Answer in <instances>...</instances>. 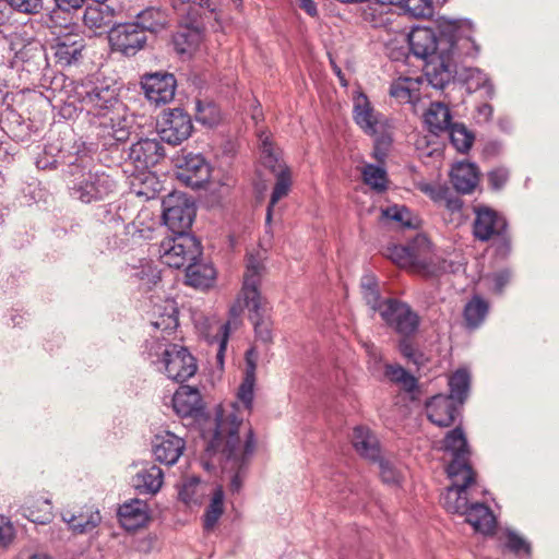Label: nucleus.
<instances>
[{
    "mask_svg": "<svg viewBox=\"0 0 559 559\" xmlns=\"http://www.w3.org/2000/svg\"><path fill=\"white\" fill-rule=\"evenodd\" d=\"M237 405L233 404V409L224 414H216V426L213 438L206 447L207 452H216L222 448L226 456L224 471L234 472L230 479V490L238 492L242 486V479L255 448L253 431L250 429L245 445L240 447L239 427L242 417L237 414Z\"/></svg>",
    "mask_w": 559,
    "mask_h": 559,
    "instance_id": "1",
    "label": "nucleus"
},
{
    "mask_svg": "<svg viewBox=\"0 0 559 559\" xmlns=\"http://www.w3.org/2000/svg\"><path fill=\"white\" fill-rule=\"evenodd\" d=\"M474 24L472 21L457 20L451 24L450 33L437 35L432 28L416 27L408 35V45L412 53L420 59L428 60L444 51L459 49L460 44L468 46L463 52L476 55L478 47L473 39Z\"/></svg>",
    "mask_w": 559,
    "mask_h": 559,
    "instance_id": "2",
    "label": "nucleus"
},
{
    "mask_svg": "<svg viewBox=\"0 0 559 559\" xmlns=\"http://www.w3.org/2000/svg\"><path fill=\"white\" fill-rule=\"evenodd\" d=\"M263 265L253 257H250L238 302L249 310V319L254 326L255 336L263 343L272 341L271 321L266 314V302L261 296L260 284Z\"/></svg>",
    "mask_w": 559,
    "mask_h": 559,
    "instance_id": "3",
    "label": "nucleus"
},
{
    "mask_svg": "<svg viewBox=\"0 0 559 559\" xmlns=\"http://www.w3.org/2000/svg\"><path fill=\"white\" fill-rule=\"evenodd\" d=\"M133 118L128 114L124 105H118L114 110L99 118L88 120V128L99 144L106 150H111L129 140Z\"/></svg>",
    "mask_w": 559,
    "mask_h": 559,
    "instance_id": "4",
    "label": "nucleus"
},
{
    "mask_svg": "<svg viewBox=\"0 0 559 559\" xmlns=\"http://www.w3.org/2000/svg\"><path fill=\"white\" fill-rule=\"evenodd\" d=\"M156 314L158 316L152 321V326L160 331L162 335H152L151 338L145 342L144 353L150 361L162 371L163 362L173 352V346L175 345L169 343L164 334L169 335L178 328V310L174 301H167L163 309L158 307L157 310L154 311V316Z\"/></svg>",
    "mask_w": 559,
    "mask_h": 559,
    "instance_id": "5",
    "label": "nucleus"
},
{
    "mask_svg": "<svg viewBox=\"0 0 559 559\" xmlns=\"http://www.w3.org/2000/svg\"><path fill=\"white\" fill-rule=\"evenodd\" d=\"M69 194L82 203L104 200L116 192V179L105 171H83V174L67 180Z\"/></svg>",
    "mask_w": 559,
    "mask_h": 559,
    "instance_id": "6",
    "label": "nucleus"
},
{
    "mask_svg": "<svg viewBox=\"0 0 559 559\" xmlns=\"http://www.w3.org/2000/svg\"><path fill=\"white\" fill-rule=\"evenodd\" d=\"M385 257L402 267H411L424 276H439L444 273L454 272V264L447 260L431 257L424 259L420 252L413 245H391L384 252Z\"/></svg>",
    "mask_w": 559,
    "mask_h": 559,
    "instance_id": "7",
    "label": "nucleus"
},
{
    "mask_svg": "<svg viewBox=\"0 0 559 559\" xmlns=\"http://www.w3.org/2000/svg\"><path fill=\"white\" fill-rule=\"evenodd\" d=\"M73 103L80 104L81 111H85L87 121L99 118L118 105H123L118 97L117 90L109 85H94L81 83L73 88Z\"/></svg>",
    "mask_w": 559,
    "mask_h": 559,
    "instance_id": "8",
    "label": "nucleus"
},
{
    "mask_svg": "<svg viewBox=\"0 0 559 559\" xmlns=\"http://www.w3.org/2000/svg\"><path fill=\"white\" fill-rule=\"evenodd\" d=\"M158 254L164 264L180 269L202 258V247L191 234L173 235L160 242Z\"/></svg>",
    "mask_w": 559,
    "mask_h": 559,
    "instance_id": "9",
    "label": "nucleus"
},
{
    "mask_svg": "<svg viewBox=\"0 0 559 559\" xmlns=\"http://www.w3.org/2000/svg\"><path fill=\"white\" fill-rule=\"evenodd\" d=\"M163 219L173 235L190 234L195 217L194 204L181 192H171L163 199Z\"/></svg>",
    "mask_w": 559,
    "mask_h": 559,
    "instance_id": "10",
    "label": "nucleus"
},
{
    "mask_svg": "<svg viewBox=\"0 0 559 559\" xmlns=\"http://www.w3.org/2000/svg\"><path fill=\"white\" fill-rule=\"evenodd\" d=\"M467 47L464 44H460L459 49L444 51V53L428 59L424 66V75L429 85L436 90H443L451 82L454 83L455 75L457 74L454 59L468 56L463 52Z\"/></svg>",
    "mask_w": 559,
    "mask_h": 559,
    "instance_id": "11",
    "label": "nucleus"
},
{
    "mask_svg": "<svg viewBox=\"0 0 559 559\" xmlns=\"http://www.w3.org/2000/svg\"><path fill=\"white\" fill-rule=\"evenodd\" d=\"M379 314L390 328L406 337L416 333L420 322L409 305L394 298L384 299Z\"/></svg>",
    "mask_w": 559,
    "mask_h": 559,
    "instance_id": "12",
    "label": "nucleus"
},
{
    "mask_svg": "<svg viewBox=\"0 0 559 559\" xmlns=\"http://www.w3.org/2000/svg\"><path fill=\"white\" fill-rule=\"evenodd\" d=\"M240 313L241 306L235 305L230 308V319L228 321H209L202 331L203 338L215 349L216 364L221 368L224 366L225 353L231 326L234 325L236 328Z\"/></svg>",
    "mask_w": 559,
    "mask_h": 559,
    "instance_id": "13",
    "label": "nucleus"
},
{
    "mask_svg": "<svg viewBox=\"0 0 559 559\" xmlns=\"http://www.w3.org/2000/svg\"><path fill=\"white\" fill-rule=\"evenodd\" d=\"M452 485L443 496V506L447 511L466 515L469 510V495L475 490V472L461 473L460 476H449Z\"/></svg>",
    "mask_w": 559,
    "mask_h": 559,
    "instance_id": "14",
    "label": "nucleus"
},
{
    "mask_svg": "<svg viewBox=\"0 0 559 559\" xmlns=\"http://www.w3.org/2000/svg\"><path fill=\"white\" fill-rule=\"evenodd\" d=\"M193 130L190 116L181 108L164 112L158 121V134L162 141L178 145L187 140Z\"/></svg>",
    "mask_w": 559,
    "mask_h": 559,
    "instance_id": "15",
    "label": "nucleus"
},
{
    "mask_svg": "<svg viewBox=\"0 0 559 559\" xmlns=\"http://www.w3.org/2000/svg\"><path fill=\"white\" fill-rule=\"evenodd\" d=\"M442 449L453 456L445 469L448 476H460L461 473L474 472L469 464V449L462 428L456 427L447 433Z\"/></svg>",
    "mask_w": 559,
    "mask_h": 559,
    "instance_id": "16",
    "label": "nucleus"
},
{
    "mask_svg": "<svg viewBox=\"0 0 559 559\" xmlns=\"http://www.w3.org/2000/svg\"><path fill=\"white\" fill-rule=\"evenodd\" d=\"M473 235L479 241H488L496 236H504L508 229L506 217L487 205H476L473 209Z\"/></svg>",
    "mask_w": 559,
    "mask_h": 559,
    "instance_id": "17",
    "label": "nucleus"
},
{
    "mask_svg": "<svg viewBox=\"0 0 559 559\" xmlns=\"http://www.w3.org/2000/svg\"><path fill=\"white\" fill-rule=\"evenodd\" d=\"M109 43L114 50L124 56H134L147 40L146 34L136 23H123L110 28Z\"/></svg>",
    "mask_w": 559,
    "mask_h": 559,
    "instance_id": "18",
    "label": "nucleus"
},
{
    "mask_svg": "<svg viewBox=\"0 0 559 559\" xmlns=\"http://www.w3.org/2000/svg\"><path fill=\"white\" fill-rule=\"evenodd\" d=\"M211 176V167L201 154L188 153L177 159L176 177L187 187L201 188Z\"/></svg>",
    "mask_w": 559,
    "mask_h": 559,
    "instance_id": "19",
    "label": "nucleus"
},
{
    "mask_svg": "<svg viewBox=\"0 0 559 559\" xmlns=\"http://www.w3.org/2000/svg\"><path fill=\"white\" fill-rule=\"evenodd\" d=\"M146 98L155 105L167 104L174 99L177 81L168 72L145 74L141 81Z\"/></svg>",
    "mask_w": 559,
    "mask_h": 559,
    "instance_id": "20",
    "label": "nucleus"
},
{
    "mask_svg": "<svg viewBox=\"0 0 559 559\" xmlns=\"http://www.w3.org/2000/svg\"><path fill=\"white\" fill-rule=\"evenodd\" d=\"M195 358L181 345H174L173 352L163 362L162 371L176 382H185L197 372Z\"/></svg>",
    "mask_w": 559,
    "mask_h": 559,
    "instance_id": "21",
    "label": "nucleus"
},
{
    "mask_svg": "<svg viewBox=\"0 0 559 559\" xmlns=\"http://www.w3.org/2000/svg\"><path fill=\"white\" fill-rule=\"evenodd\" d=\"M186 449V441L169 430L162 431L152 440V452L157 462L175 465Z\"/></svg>",
    "mask_w": 559,
    "mask_h": 559,
    "instance_id": "22",
    "label": "nucleus"
},
{
    "mask_svg": "<svg viewBox=\"0 0 559 559\" xmlns=\"http://www.w3.org/2000/svg\"><path fill=\"white\" fill-rule=\"evenodd\" d=\"M353 118L355 123L369 135L378 134L385 127L383 115L373 109L362 93L354 98Z\"/></svg>",
    "mask_w": 559,
    "mask_h": 559,
    "instance_id": "23",
    "label": "nucleus"
},
{
    "mask_svg": "<svg viewBox=\"0 0 559 559\" xmlns=\"http://www.w3.org/2000/svg\"><path fill=\"white\" fill-rule=\"evenodd\" d=\"M173 408L181 418L197 419L204 414L200 391L190 385H180L173 396Z\"/></svg>",
    "mask_w": 559,
    "mask_h": 559,
    "instance_id": "24",
    "label": "nucleus"
},
{
    "mask_svg": "<svg viewBox=\"0 0 559 559\" xmlns=\"http://www.w3.org/2000/svg\"><path fill=\"white\" fill-rule=\"evenodd\" d=\"M60 157L66 181L90 170L94 160L92 150L83 142L74 143L67 152L61 151Z\"/></svg>",
    "mask_w": 559,
    "mask_h": 559,
    "instance_id": "25",
    "label": "nucleus"
},
{
    "mask_svg": "<svg viewBox=\"0 0 559 559\" xmlns=\"http://www.w3.org/2000/svg\"><path fill=\"white\" fill-rule=\"evenodd\" d=\"M165 155L164 147L157 139H141L129 148L128 158L139 170L155 166Z\"/></svg>",
    "mask_w": 559,
    "mask_h": 559,
    "instance_id": "26",
    "label": "nucleus"
},
{
    "mask_svg": "<svg viewBox=\"0 0 559 559\" xmlns=\"http://www.w3.org/2000/svg\"><path fill=\"white\" fill-rule=\"evenodd\" d=\"M426 412L429 420L439 427H449L459 412L456 402L444 394L431 397L426 404Z\"/></svg>",
    "mask_w": 559,
    "mask_h": 559,
    "instance_id": "27",
    "label": "nucleus"
},
{
    "mask_svg": "<svg viewBox=\"0 0 559 559\" xmlns=\"http://www.w3.org/2000/svg\"><path fill=\"white\" fill-rule=\"evenodd\" d=\"M164 484L163 469L147 462L141 466L132 478V486L140 495H156Z\"/></svg>",
    "mask_w": 559,
    "mask_h": 559,
    "instance_id": "28",
    "label": "nucleus"
},
{
    "mask_svg": "<svg viewBox=\"0 0 559 559\" xmlns=\"http://www.w3.org/2000/svg\"><path fill=\"white\" fill-rule=\"evenodd\" d=\"M119 522L127 531H135L150 520L148 506L140 499H131L118 509Z\"/></svg>",
    "mask_w": 559,
    "mask_h": 559,
    "instance_id": "29",
    "label": "nucleus"
},
{
    "mask_svg": "<svg viewBox=\"0 0 559 559\" xmlns=\"http://www.w3.org/2000/svg\"><path fill=\"white\" fill-rule=\"evenodd\" d=\"M115 10L105 3L86 7L83 24L95 33L109 32L114 27Z\"/></svg>",
    "mask_w": 559,
    "mask_h": 559,
    "instance_id": "30",
    "label": "nucleus"
},
{
    "mask_svg": "<svg viewBox=\"0 0 559 559\" xmlns=\"http://www.w3.org/2000/svg\"><path fill=\"white\" fill-rule=\"evenodd\" d=\"M352 443L355 451L364 459L376 462L380 459L381 449L377 437L370 429L358 426L354 428Z\"/></svg>",
    "mask_w": 559,
    "mask_h": 559,
    "instance_id": "31",
    "label": "nucleus"
},
{
    "mask_svg": "<svg viewBox=\"0 0 559 559\" xmlns=\"http://www.w3.org/2000/svg\"><path fill=\"white\" fill-rule=\"evenodd\" d=\"M84 39L78 35L59 37L55 45V58L62 66L75 63L82 56Z\"/></svg>",
    "mask_w": 559,
    "mask_h": 559,
    "instance_id": "32",
    "label": "nucleus"
},
{
    "mask_svg": "<svg viewBox=\"0 0 559 559\" xmlns=\"http://www.w3.org/2000/svg\"><path fill=\"white\" fill-rule=\"evenodd\" d=\"M216 278V271L214 266L197 259L191 261L186 267V283L195 288H209L211 287Z\"/></svg>",
    "mask_w": 559,
    "mask_h": 559,
    "instance_id": "33",
    "label": "nucleus"
},
{
    "mask_svg": "<svg viewBox=\"0 0 559 559\" xmlns=\"http://www.w3.org/2000/svg\"><path fill=\"white\" fill-rule=\"evenodd\" d=\"M451 182L460 193H471L478 183V169L473 163L460 162L450 171Z\"/></svg>",
    "mask_w": 559,
    "mask_h": 559,
    "instance_id": "34",
    "label": "nucleus"
},
{
    "mask_svg": "<svg viewBox=\"0 0 559 559\" xmlns=\"http://www.w3.org/2000/svg\"><path fill=\"white\" fill-rule=\"evenodd\" d=\"M424 121L431 133L440 135L452 124L451 110L442 102H432L424 114Z\"/></svg>",
    "mask_w": 559,
    "mask_h": 559,
    "instance_id": "35",
    "label": "nucleus"
},
{
    "mask_svg": "<svg viewBox=\"0 0 559 559\" xmlns=\"http://www.w3.org/2000/svg\"><path fill=\"white\" fill-rule=\"evenodd\" d=\"M465 521L473 528L484 535L492 534L496 528V518L491 510L484 503L473 502L465 515Z\"/></svg>",
    "mask_w": 559,
    "mask_h": 559,
    "instance_id": "36",
    "label": "nucleus"
},
{
    "mask_svg": "<svg viewBox=\"0 0 559 559\" xmlns=\"http://www.w3.org/2000/svg\"><path fill=\"white\" fill-rule=\"evenodd\" d=\"M292 187V175L290 170L286 165H278V171L276 173V181L271 194L270 203L266 209L265 225L266 228H271V222L273 216L274 206L284 197L288 194ZM269 233V230H266Z\"/></svg>",
    "mask_w": 559,
    "mask_h": 559,
    "instance_id": "37",
    "label": "nucleus"
},
{
    "mask_svg": "<svg viewBox=\"0 0 559 559\" xmlns=\"http://www.w3.org/2000/svg\"><path fill=\"white\" fill-rule=\"evenodd\" d=\"M252 355L253 349H249L246 354V373L237 393L238 401L248 413L252 409L255 384V362L251 357Z\"/></svg>",
    "mask_w": 559,
    "mask_h": 559,
    "instance_id": "38",
    "label": "nucleus"
},
{
    "mask_svg": "<svg viewBox=\"0 0 559 559\" xmlns=\"http://www.w3.org/2000/svg\"><path fill=\"white\" fill-rule=\"evenodd\" d=\"M62 520L74 534H86L99 525L102 516L98 510H87L78 515L66 512Z\"/></svg>",
    "mask_w": 559,
    "mask_h": 559,
    "instance_id": "39",
    "label": "nucleus"
},
{
    "mask_svg": "<svg viewBox=\"0 0 559 559\" xmlns=\"http://www.w3.org/2000/svg\"><path fill=\"white\" fill-rule=\"evenodd\" d=\"M420 78L400 76L390 86V95L401 103H414L419 99Z\"/></svg>",
    "mask_w": 559,
    "mask_h": 559,
    "instance_id": "40",
    "label": "nucleus"
},
{
    "mask_svg": "<svg viewBox=\"0 0 559 559\" xmlns=\"http://www.w3.org/2000/svg\"><path fill=\"white\" fill-rule=\"evenodd\" d=\"M207 492V486L197 476H189L178 485V498L183 503L201 504Z\"/></svg>",
    "mask_w": 559,
    "mask_h": 559,
    "instance_id": "41",
    "label": "nucleus"
},
{
    "mask_svg": "<svg viewBox=\"0 0 559 559\" xmlns=\"http://www.w3.org/2000/svg\"><path fill=\"white\" fill-rule=\"evenodd\" d=\"M126 271L130 281L139 287L150 289L160 280L159 271L146 260H141L139 265H129Z\"/></svg>",
    "mask_w": 559,
    "mask_h": 559,
    "instance_id": "42",
    "label": "nucleus"
},
{
    "mask_svg": "<svg viewBox=\"0 0 559 559\" xmlns=\"http://www.w3.org/2000/svg\"><path fill=\"white\" fill-rule=\"evenodd\" d=\"M489 311V304L480 296L475 295L464 307V320L466 328L475 330L485 321Z\"/></svg>",
    "mask_w": 559,
    "mask_h": 559,
    "instance_id": "43",
    "label": "nucleus"
},
{
    "mask_svg": "<svg viewBox=\"0 0 559 559\" xmlns=\"http://www.w3.org/2000/svg\"><path fill=\"white\" fill-rule=\"evenodd\" d=\"M134 23H136L144 33L146 31L157 33L165 28L167 24V16L160 9L151 7L139 12Z\"/></svg>",
    "mask_w": 559,
    "mask_h": 559,
    "instance_id": "44",
    "label": "nucleus"
},
{
    "mask_svg": "<svg viewBox=\"0 0 559 559\" xmlns=\"http://www.w3.org/2000/svg\"><path fill=\"white\" fill-rule=\"evenodd\" d=\"M471 386V374L464 369H457L452 376L449 378V388L450 394L447 395L451 397L454 402L459 404H463L468 395Z\"/></svg>",
    "mask_w": 559,
    "mask_h": 559,
    "instance_id": "45",
    "label": "nucleus"
},
{
    "mask_svg": "<svg viewBox=\"0 0 559 559\" xmlns=\"http://www.w3.org/2000/svg\"><path fill=\"white\" fill-rule=\"evenodd\" d=\"M444 133H448L451 144L460 153L468 152L475 140L474 133L460 122H452Z\"/></svg>",
    "mask_w": 559,
    "mask_h": 559,
    "instance_id": "46",
    "label": "nucleus"
},
{
    "mask_svg": "<svg viewBox=\"0 0 559 559\" xmlns=\"http://www.w3.org/2000/svg\"><path fill=\"white\" fill-rule=\"evenodd\" d=\"M464 83L468 93L484 90L485 95L488 98H492L495 95V88L486 73L476 68H468L465 70Z\"/></svg>",
    "mask_w": 559,
    "mask_h": 559,
    "instance_id": "47",
    "label": "nucleus"
},
{
    "mask_svg": "<svg viewBox=\"0 0 559 559\" xmlns=\"http://www.w3.org/2000/svg\"><path fill=\"white\" fill-rule=\"evenodd\" d=\"M224 512V491L221 486H217L211 499V502L204 513V530H212Z\"/></svg>",
    "mask_w": 559,
    "mask_h": 559,
    "instance_id": "48",
    "label": "nucleus"
},
{
    "mask_svg": "<svg viewBox=\"0 0 559 559\" xmlns=\"http://www.w3.org/2000/svg\"><path fill=\"white\" fill-rule=\"evenodd\" d=\"M364 182L377 192H383L388 187L386 170L379 165L367 164L361 171Z\"/></svg>",
    "mask_w": 559,
    "mask_h": 559,
    "instance_id": "49",
    "label": "nucleus"
},
{
    "mask_svg": "<svg viewBox=\"0 0 559 559\" xmlns=\"http://www.w3.org/2000/svg\"><path fill=\"white\" fill-rule=\"evenodd\" d=\"M385 376L392 382L401 384L407 392H414L417 388V379L401 366L388 365Z\"/></svg>",
    "mask_w": 559,
    "mask_h": 559,
    "instance_id": "50",
    "label": "nucleus"
},
{
    "mask_svg": "<svg viewBox=\"0 0 559 559\" xmlns=\"http://www.w3.org/2000/svg\"><path fill=\"white\" fill-rule=\"evenodd\" d=\"M382 215L386 218L395 221L401 224V226L406 228H417L418 219L415 217L412 212L403 205H393L382 210Z\"/></svg>",
    "mask_w": 559,
    "mask_h": 559,
    "instance_id": "51",
    "label": "nucleus"
},
{
    "mask_svg": "<svg viewBox=\"0 0 559 559\" xmlns=\"http://www.w3.org/2000/svg\"><path fill=\"white\" fill-rule=\"evenodd\" d=\"M195 119L204 126H215L221 120L219 108L214 103L198 100L195 104Z\"/></svg>",
    "mask_w": 559,
    "mask_h": 559,
    "instance_id": "52",
    "label": "nucleus"
},
{
    "mask_svg": "<svg viewBox=\"0 0 559 559\" xmlns=\"http://www.w3.org/2000/svg\"><path fill=\"white\" fill-rule=\"evenodd\" d=\"M400 8L416 19L431 17L435 12L432 0H405L401 2Z\"/></svg>",
    "mask_w": 559,
    "mask_h": 559,
    "instance_id": "53",
    "label": "nucleus"
},
{
    "mask_svg": "<svg viewBox=\"0 0 559 559\" xmlns=\"http://www.w3.org/2000/svg\"><path fill=\"white\" fill-rule=\"evenodd\" d=\"M261 158L265 167L272 171H276V167L280 165V153L274 148L270 135L262 132L259 135Z\"/></svg>",
    "mask_w": 559,
    "mask_h": 559,
    "instance_id": "54",
    "label": "nucleus"
},
{
    "mask_svg": "<svg viewBox=\"0 0 559 559\" xmlns=\"http://www.w3.org/2000/svg\"><path fill=\"white\" fill-rule=\"evenodd\" d=\"M61 150L52 144L47 145L43 153L36 158V166L38 169H56L62 166Z\"/></svg>",
    "mask_w": 559,
    "mask_h": 559,
    "instance_id": "55",
    "label": "nucleus"
},
{
    "mask_svg": "<svg viewBox=\"0 0 559 559\" xmlns=\"http://www.w3.org/2000/svg\"><path fill=\"white\" fill-rule=\"evenodd\" d=\"M173 8L181 14H198V8L215 11L211 0H171Z\"/></svg>",
    "mask_w": 559,
    "mask_h": 559,
    "instance_id": "56",
    "label": "nucleus"
},
{
    "mask_svg": "<svg viewBox=\"0 0 559 559\" xmlns=\"http://www.w3.org/2000/svg\"><path fill=\"white\" fill-rule=\"evenodd\" d=\"M11 11L24 15H37L44 9V0H7Z\"/></svg>",
    "mask_w": 559,
    "mask_h": 559,
    "instance_id": "57",
    "label": "nucleus"
},
{
    "mask_svg": "<svg viewBox=\"0 0 559 559\" xmlns=\"http://www.w3.org/2000/svg\"><path fill=\"white\" fill-rule=\"evenodd\" d=\"M506 548L515 555H520L521 552L530 554L531 545L530 543L520 536L516 532L508 530L506 532Z\"/></svg>",
    "mask_w": 559,
    "mask_h": 559,
    "instance_id": "58",
    "label": "nucleus"
},
{
    "mask_svg": "<svg viewBox=\"0 0 559 559\" xmlns=\"http://www.w3.org/2000/svg\"><path fill=\"white\" fill-rule=\"evenodd\" d=\"M419 189L423 193L428 195L435 203L441 204L450 192V188L447 185L441 183H421Z\"/></svg>",
    "mask_w": 559,
    "mask_h": 559,
    "instance_id": "59",
    "label": "nucleus"
},
{
    "mask_svg": "<svg viewBox=\"0 0 559 559\" xmlns=\"http://www.w3.org/2000/svg\"><path fill=\"white\" fill-rule=\"evenodd\" d=\"M174 46L178 53H190L195 46V41L187 32H178L174 35Z\"/></svg>",
    "mask_w": 559,
    "mask_h": 559,
    "instance_id": "60",
    "label": "nucleus"
},
{
    "mask_svg": "<svg viewBox=\"0 0 559 559\" xmlns=\"http://www.w3.org/2000/svg\"><path fill=\"white\" fill-rule=\"evenodd\" d=\"M489 186L493 190H500L509 180V170L506 167H498L488 173Z\"/></svg>",
    "mask_w": 559,
    "mask_h": 559,
    "instance_id": "61",
    "label": "nucleus"
},
{
    "mask_svg": "<svg viewBox=\"0 0 559 559\" xmlns=\"http://www.w3.org/2000/svg\"><path fill=\"white\" fill-rule=\"evenodd\" d=\"M15 530L12 523L0 515V548H7L14 539Z\"/></svg>",
    "mask_w": 559,
    "mask_h": 559,
    "instance_id": "62",
    "label": "nucleus"
},
{
    "mask_svg": "<svg viewBox=\"0 0 559 559\" xmlns=\"http://www.w3.org/2000/svg\"><path fill=\"white\" fill-rule=\"evenodd\" d=\"M374 463L379 464L380 476L383 483L392 485L399 483V473L391 463L382 460L381 457Z\"/></svg>",
    "mask_w": 559,
    "mask_h": 559,
    "instance_id": "63",
    "label": "nucleus"
},
{
    "mask_svg": "<svg viewBox=\"0 0 559 559\" xmlns=\"http://www.w3.org/2000/svg\"><path fill=\"white\" fill-rule=\"evenodd\" d=\"M391 144V139L386 135H381L376 139L374 147H373V157L383 162L386 156V151Z\"/></svg>",
    "mask_w": 559,
    "mask_h": 559,
    "instance_id": "64",
    "label": "nucleus"
}]
</instances>
